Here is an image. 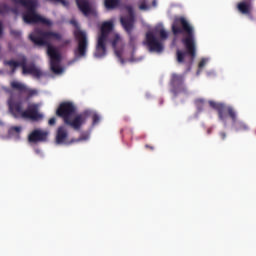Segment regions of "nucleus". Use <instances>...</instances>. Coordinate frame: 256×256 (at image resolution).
<instances>
[{
    "instance_id": "58836bf2",
    "label": "nucleus",
    "mask_w": 256,
    "mask_h": 256,
    "mask_svg": "<svg viewBox=\"0 0 256 256\" xmlns=\"http://www.w3.org/2000/svg\"><path fill=\"white\" fill-rule=\"evenodd\" d=\"M212 132H213V128H208L207 134H208V135H211Z\"/></svg>"
},
{
    "instance_id": "6e6552de",
    "label": "nucleus",
    "mask_w": 256,
    "mask_h": 256,
    "mask_svg": "<svg viewBox=\"0 0 256 256\" xmlns=\"http://www.w3.org/2000/svg\"><path fill=\"white\" fill-rule=\"evenodd\" d=\"M128 15L120 18V23L126 33L129 35L130 45H134L135 41H137V36L133 35V29L135 27V10H133V6L125 7Z\"/></svg>"
},
{
    "instance_id": "412c9836",
    "label": "nucleus",
    "mask_w": 256,
    "mask_h": 256,
    "mask_svg": "<svg viewBox=\"0 0 256 256\" xmlns=\"http://www.w3.org/2000/svg\"><path fill=\"white\" fill-rule=\"evenodd\" d=\"M209 105L212 107V109H215L217 113H219V111H223V103L209 101Z\"/></svg>"
},
{
    "instance_id": "72a5a7b5",
    "label": "nucleus",
    "mask_w": 256,
    "mask_h": 256,
    "mask_svg": "<svg viewBox=\"0 0 256 256\" xmlns=\"http://www.w3.org/2000/svg\"><path fill=\"white\" fill-rule=\"evenodd\" d=\"M89 139V136L85 135V136H81L78 141H87Z\"/></svg>"
},
{
    "instance_id": "7ed1b4c3",
    "label": "nucleus",
    "mask_w": 256,
    "mask_h": 256,
    "mask_svg": "<svg viewBox=\"0 0 256 256\" xmlns=\"http://www.w3.org/2000/svg\"><path fill=\"white\" fill-rule=\"evenodd\" d=\"M77 107L73 102H62L56 110L57 117L63 119L65 125H69L75 131H79L86 123L87 119L91 117V111L85 110L84 112L76 115L73 120L71 118L75 115Z\"/></svg>"
},
{
    "instance_id": "bb28decb",
    "label": "nucleus",
    "mask_w": 256,
    "mask_h": 256,
    "mask_svg": "<svg viewBox=\"0 0 256 256\" xmlns=\"http://www.w3.org/2000/svg\"><path fill=\"white\" fill-rule=\"evenodd\" d=\"M11 35H13V37H16V39H19V37H21V31L11 30Z\"/></svg>"
},
{
    "instance_id": "dca6fc26",
    "label": "nucleus",
    "mask_w": 256,
    "mask_h": 256,
    "mask_svg": "<svg viewBox=\"0 0 256 256\" xmlns=\"http://www.w3.org/2000/svg\"><path fill=\"white\" fill-rule=\"evenodd\" d=\"M68 137H69V133L67 132V128H65V126L58 127L57 133H56V143H57V145L67 144V138Z\"/></svg>"
},
{
    "instance_id": "0eeeda50",
    "label": "nucleus",
    "mask_w": 256,
    "mask_h": 256,
    "mask_svg": "<svg viewBox=\"0 0 256 256\" xmlns=\"http://www.w3.org/2000/svg\"><path fill=\"white\" fill-rule=\"evenodd\" d=\"M111 31H113V22H104L101 26V34L98 37V42L94 53V56L98 59H101V57H105V55H107V46L105 43H107V37H109Z\"/></svg>"
},
{
    "instance_id": "f704fd0d",
    "label": "nucleus",
    "mask_w": 256,
    "mask_h": 256,
    "mask_svg": "<svg viewBox=\"0 0 256 256\" xmlns=\"http://www.w3.org/2000/svg\"><path fill=\"white\" fill-rule=\"evenodd\" d=\"M145 149H150V151H155V147L149 145V144H146L145 145Z\"/></svg>"
},
{
    "instance_id": "ea45409f",
    "label": "nucleus",
    "mask_w": 256,
    "mask_h": 256,
    "mask_svg": "<svg viewBox=\"0 0 256 256\" xmlns=\"http://www.w3.org/2000/svg\"><path fill=\"white\" fill-rule=\"evenodd\" d=\"M13 13H17V9L13 10Z\"/></svg>"
},
{
    "instance_id": "cd10ccee",
    "label": "nucleus",
    "mask_w": 256,
    "mask_h": 256,
    "mask_svg": "<svg viewBox=\"0 0 256 256\" xmlns=\"http://www.w3.org/2000/svg\"><path fill=\"white\" fill-rule=\"evenodd\" d=\"M12 133H21V126H14L10 128Z\"/></svg>"
},
{
    "instance_id": "39448f33",
    "label": "nucleus",
    "mask_w": 256,
    "mask_h": 256,
    "mask_svg": "<svg viewBox=\"0 0 256 256\" xmlns=\"http://www.w3.org/2000/svg\"><path fill=\"white\" fill-rule=\"evenodd\" d=\"M14 5H21L27 11L23 14V21L27 25H36V23H42V25L51 26L49 19L37 14V0H12Z\"/></svg>"
},
{
    "instance_id": "4be33fe9",
    "label": "nucleus",
    "mask_w": 256,
    "mask_h": 256,
    "mask_svg": "<svg viewBox=\"0 0 256 256\" xmlns=\"http://www.w3.org/2000/svg\"><path fill=\"white\" fill-rule=\"evenodd\" d=\"M195 106L199 112L203 111V107H205V100L201 98L196 99Z\"/></svg>"
},
{
    "instance_id": "9b49d317",
    "label": "nucleus",
    "mask_w": 256,
    "mask_h": 256,
    "mask_svg": "<svg viewBox=\"0 0 256 256\" xmlns=\"http://www.w3.org/2000/svg\"><path fill=\"white\" fill-rule=\"evenodd\" d=\"M11 89L14 91H18L20 95H25V101H29V99H33V97H37L39 95V91L37 89L29 88V86L19 82V81H12L10 83Z\"/></svg>"
},
{
    "instance_id": "ddd939ff",
    "label": "nucleus",
    "mask_w": 256,
    "mask_h": 256,
    "mask_svg": "<svg viewBox=\"0 0 256 256\" xmlns=\"http://www.w3.org/2000/svg\"><path fill=\"white\" fill-rule=\"evenodd\" d=\"M49 132L41 129H35L28 135L29 143H41L47 141Z\"/></svg>"
},
{
    "instance_id": "e433bc0d",
    "label": "nucleus",
    "mask_w": 256,
    "mask_h": 256,
    "mask_svg": "<svg viewBox=\"0 0 256 256\" xmlns=\"http://www.w3.org/2000/svg\"><path fill=\"white\" fill-rule=\"evenodd\" d=\"M3 35V23L0 22V37Z\"/></svg>"
},
{
    "instance_id": "aec40b11",
    "label": "nucleus",
    "mask_w": 256,
    "mask_h": 256,
    "mask_svg": "<svg viewBox=\"0 0 256 256\" xmlns=\"http://www.w3.org/2000/svg\"><path fill=\"white\" fill-rule=\"evenodd\" d=\"M138 9L140 11H149V9H151V4H149V1L147 0H139Z\"/></svg>"
},
{
    "instance_id": "f3484780",
    "label": "nucleus",
    "mask_w": 256,
    "mask_h": 256,
    "mask_svg": "<svg viewBox=\"0 0 256 256\" xmlns=\"http://www.w3.org/2000/svg\"><path fill=\"white\" fill-rule=\"evenodd\" d=\"M237 9L242 15H249L252 10L251 1L244 0L237 4Z\"/></svg>"
},
{
    "instance_id": "f8f14e48",
    "label": "nucleus",
    "mask_w": 256,
    "mask_h": 256,
    "mask_svg": "<svg viewBox=\"0 0 256 256\" xmlns=\"http://www.w3.org/2000/svg\"><path fill=\"white\" fill-rule=\"evenodd\" d=\"M146 45L151 52L161 53L163 51V43L159 41L153 32L146 33Z\"/></svg>"
},
{
    "instance_id": "4c0bfd02",
    "label": "nucleus",
    "mask_w": 256,
    "mask_h": 256,
    "mask_svg": "<svg viewBox=\"0 0 256 256\" xmlns=\"http://www.w3.org/2000/svg\"><path fill=\"white\" fill-rule=\"evenodd\" d=\"M34 151H35L36 155H41V149L36 148Z\"/></svg>"
},
{
    "instance_id": "2f4dec72",
    "label": "nucleus",
    "mask_w": 256,
    "mask_h": 256,
    "mask_svg": "<svg viewBox=\"0 0 256 256\" xmlns=\"http://www.w3.org/2000/svg\"><path fill=\"white\" fill-rule=\"evenodd\" d=\"M55 123H57V120L55 119V117L50 118L48 121V125L50 126L55 125Z\"/></svg>"
},
{
    "instance_id": "5701e85b",
    "label": "nucleus",
    "mask_w": 256,
    "mask_h": 256,
    "mask_svg": "<svg viewBox=\"0 0 256 256\" xmlns=\"http://www.w3.org/2000/svg\"><path fill=\"white\" fill-rule=\"evenodd\" d=\"M11 8L7 4H0V15H5V13H9Z\"/></svg>"
},
{
    "instance_id": "7c9ffc66",
    "label": "nucleus",
    "mask_w": 256,
    "mask_h": 256,
    "mask_svg": "<svg viewBox=\"0 0 256 256\" xmlns=\"http://www.w3.org/2000/svg\"><path fill=\"white\" fill-rule=\"evenodd\" d=\"M51 3H61L62 5H67V2L65 0H49Z\"/></svg>"
},
{
    "instance_id": "423d86ee",
    "label": "nucleus",
    "mask_w": 256,
    "mask_h": 256,
    "mask_svg": "<svg viewBox=\"0 0 256 256\" xmlns=\"http://www.w3.org/2000/svg\"><path fill=\"white\" fill-rule=\"evenodd\" d=\"M5 67H9L11 73H15L18 67L22 69V75H31L34 79H41L47 76L35 63L27 65V57L23 56L20 61L17 60H4Z\"/></svg>"
},
{
    "instance_id": "20e7f679",
    "label": "nucleus",
    "mask_w": 256,
    "mask_h": 256,
    "mask_svg": "<svg viewBox=\"0 0 256 256\" xmlns=\"http://www.w3.org/2000/svg\"><path fill=\"white\" fill-rule=\"evenodd\" d=\"M8 107L10 113L15 119H30L31 121H41L43 114L39 113L38 104H29L26 110H23V100L17 99L13 92H10L8 99Z\"/></svg>"
},
{
    "instance_id": "4468645a",
    "label": "nucleus",
    "mask_w": 256,
    "mask_h": 256,
    "mask_svg": "<svg viewBox=\"0 0 256 256\" xmlns=\"http://www.w3.org/2000/svg\"><path fill=\"white\" fill-rule=\"evenodd\" d=\"M227 115L232 121H235V116L237 115V113L235 112L233 107L223 104L222 111H218V117L220 121H223L225 123V121H227Z\"/></svg>"
},
{
    "instance_id": "6ab92c4d",
    "label": "nucleus",
    "mask_w": 256,
    "mask_h": 256,
    "mask_svg": "<svg viewBox=\"0 0 256 256\" xmlns=\"http://www.w3.org/2000/svg\"><path fill=\"white\" fill-rule=\"evenodd\" d=\"M121 5V0H104V6L108 10L117 9Z\"/></svg>"
},
{
    "instance_id": "f03ea898",
    "label": "nucleus",
    "mask_w": 256,
    "mask_h": 256,
    "mask_svg": "<svg viewBox=\"0 0 256 256\" xmlns=\"http://www.w3.org/2000/svg\"><path fill=\"white\" fill-rule=\"evenodd\" d=\"M29 37L34 45L47 47V55L50 57L51 71L56 74L63 73V68L59 65V63H61V54L57 48L51 45L52 41H61V39H63V35L53 31L36 29Z\"/></svg>"
},
{
    "instance_id": "b1692460",
    "label": "nucleus",
    "mask_w": 256,
    "mask_h": 256,
    "mask_svg": "<svg viewBox=\"0 0 256 256\" xmlns=\"http://www.w3.org/2000/svg\"><path fill=\"white\" fill-rule=\"evenodd\" d=\"M114 53L117 58H119V61L123 64L125 63V60L123 59V52L121 50H118L117 48H114Z\"/></svg>"
},
{
    "instance_id": "393cba45",
    "label": "nucleus",
    "mask_w": 256,
    "mask_h": 256,
    "mask_svg": "<svg viewBox=\"0 0 256 256\" xmlns=\"http://www.w3.org/2000/svg\"><path fill=\"white\" fill-rule=\"evenodd\" d=\"M120 41H121V36H119V34H116L112 40L113 49L117 48V43H119Z\"/></svg>"
},
{
    "instance_id": "c756f323",
    "label": "nucleus",
    "mask_w": 256,
    "mask_h": 256,
    "mask_svg": "<svg viewBox=\"0 0 256 256\" xmlns=\"http://www.w3.org/2000/svg\"><path fill=\"white\" fill-rule=\"evenodd\" d=\"M206 64H207V60H206V59H202V60L199 62V64H198L199 69H203Z\"/></svg>"
},
{
    "instance_id": "a878e982",
    "label": "nucleus",
    "mask_w": 256,
    "mask_h": 256,
    "mask_svg": "<svg viewBox=\"0 0 256 256\" xmlns=\"http://www.w3.org/2000/svg\"><path fill=\"white\" fill-rule=\"evenodd\" d=\"M159 35H160V39H161L162 41H165V39H167V38L169 37V34L167 33V31H165V30H163V29H161V30L159 31Z\"/></svg>"
},
{
    "instance_id": "a19ab883",
    "label": "nucleus",
    "mask_w": 256,
    "mask_h": 256,
    "mask_svg": "<svg viewBox=\"0 0 256 256\" xmlns=\"http://www.w3.org/2000/svg\"><path fill=\"white\" fill-rule=\"evenodd\" d=\"M153 5H154V7H155V5H156V4H155V1L153 2Z\"/></svg>"
},
{
    "instance_id": "a211bd4d",
    "label": "nucleus",
    "mask_w": 256,
    "mask_h": 256,
    "mask_svg": "<svg viewBox=\"0 0 256 256\" xmlns=\"http://www.w3.org/2000/svg\"><path fill=\"white\" fill-rule=\"evenodd\" d=\"M234 129L237 131H247L249 129V126L245 124L243 121H238L237 120V114L235 115V120H232Z\"/></svg>"
},
{
    "instance_id": "c9c22d12",
    "label": "nucleus",
    "mask_w": 256,
    "mask_h": 256,
    "mask_svg": "<svg viewBox=\"0 0 256 256\" xmlns=\"http://www.w3.org/2000/svg\"><path fill=\"white\" fill-rule=\"evenodd\" d=\"M71 43V40H63V46L66 47V45H69Z\"/></svg>"
},
{
    "instance_id": "f257e3e1",
    "label": "nucleus",
    "mask_w": 256,
    "mask_h": 256,
    "mask_svg": "<svg viewBox=\"0 0 256 256\" xmlns=\"http://www.w3.org/2000/svg\"><path fill=\"white\" fill-rule=\"evenodd\" d=\"M173 35H184L182 38V45H184L186 51H176L177 63H185V57L189 55L192 59H195L197 55V42L195 41V28L185 17L176 18L172 24Z\"/></svg>"
},
{
    "instance_id": "473e14b6",
    "label": "nucleus",
    "mask_w": 256,
    "mask_h": 256,
    "mask_svg": "<svg viewBox=\"0 0 256 256\" xmlns=\"http://www.w3.org/2000/svg\"><path fill=\"white\" fill-rule=\"evenodd\" d=\"M219 135H220L222 141H225V139H227V133H225V132H220Z\"/></svg>"
},
{
    "instance_id": "c85d7f7f",
    "label": "nucleus",
    "mask_w": 256,
    "mask_h": 256,
    "mask_svg": "<svg viewBox=\"0 0 256 256\" xmlns=\"http://www.w3.org/2000/svg\"><path fill=\"white\" fill-rule=\"evenodd\" d=\"M92 121H93V125H97V123H99V121H100L99 115L94 114L92 116Z\"/></svg>"
},
{
    "instance_id": "9d476101",
    "label": "nucleus",
    "mask_w": 256,
    "mask_h": 256,
    "mask_svg": "<svg viewBox=\"0 0 256 256\" xmlns=\"http://www.w3.org/2000/svg\"><path fill=\"white\" fill-rule=\"evenodd\" d=\"M185 76L181 74L173 73L171 75L170 85L172 87V93L177 95H187V87L185 86Z\"/></svg>"
},
{
    "instance_id": "2eb2a0df",
    "label": "nucleus",
    "mask_w": 256,
    "mask_h": 256,
    "mask_svg": "<svg viewBox=\"0 0 256 256\" xmlns=\"http://www.w3.org/2000/svg\"><path fill=\"white\" fill-rule=\"evenodd\" d=\"M76 5L79 11H81V13L85 15V17L93 15V8L91 7V3L89 2V0H76Z\"/></svg>"
},
{
    "instance_id": "1a4fd4ad",
    "label": "nucleus",
    "mask_w": 256,
    "mask_h": 256,
    "mask_svg": "<svg viewBox=\"0 0 256 256\" xmlns=\"http://www.w3.org/2000/svg\"><path fill=\"white\" fill-rule=\"evenodd\" d=\"M74 37L78 43L77 47L74 49L75 59H83V57H87V49L89 47L87 33L78 29L74 31Z\"/></svg>"
}]
</instances>
